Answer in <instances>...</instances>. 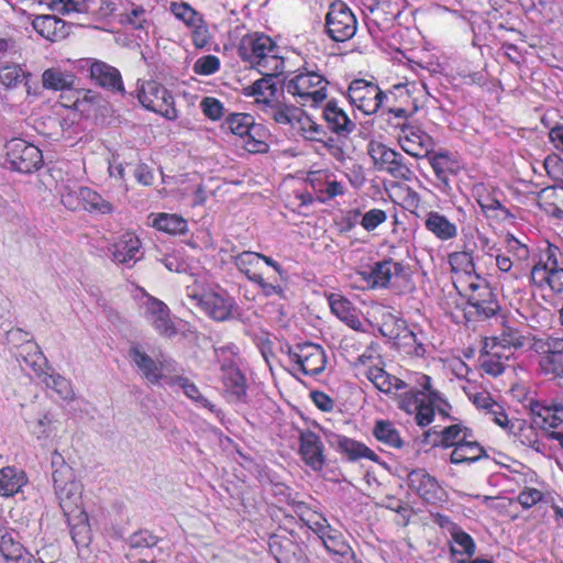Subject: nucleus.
<instances>
[{
	"instance_id": "obj_1",
	"label": "nucleus",
	"mask_w": 563,
	"mask_h": 563,
	"mask_svg": "<svg viewBox=\"0 0 563 563\" xmlns=\"http://www.w3.org/2000/svg\"><path fill=\"white\" fill-rule=\"evenodd\" d=\"M366 377L382 393H396L398 408L407 415H412L416 423L421 428L433 422L435 412L444 418L450 417L452 406L438 389L432 387L429 375L420 374L416 379V386L408 389H406L408 387L406 382L378 366L369 367Z\"/></svg>"
},
{
	"instance_id": "obj_2",
	"label": "nucleus",
	"mask_w": 563,
	"mask_h": 563,
	"mask_svg": "<svg viewBox=\"0 0 563 563\" xmlns=\"http://www.w3.org/2000/svg\"><path fill=\"white\" fill-rule=\"evenodd\" d=\"M239 56L260 73L280 75L285 68L284 58L278 55L275 41L261 32L243 36L239 46Z\"/></svg>"
},
{
	"instance_id": "obj_3",
	"label": "nucleus",
	"mask_w": 563,
	"mask_h": 563,
	"mask_svg": "<svg viewBox=\"0 0 563 563\" xmlns=\"http://www.w3.org/2000/svg\"><path fill=\"white\" fill-rule=\"evenodd\" d=\"M530 283L563 296V251L559 246L547 241L539 249L538 260L530 269Z\"/></svg>"
},
{
	"instance_id": "obj_4",
	"label": "nucleus",
	"mask_w": 563,
	"mask_h": 563,
	"mask_svg": "<svg viewBox=\"0 0 563 563\" xmlns=\"http://www.w3.org/2000/svg\"><path fill=\"white\" fill-rule=\"evenodd\" d=\"M329 81L318 70L302 66L285 79L286 91L301 104L314 106L328 96Z\"/></svg>"
},
{
	"instance_id": "obj_5",
	"label": "nucleus",
	"mask_w": 563,
	"mask_h": 563,
	"mask_svg": "<svg viewBox=\"0 0 563 563\" xmlns=\"http://www.w3.org/2000/svg\"><path fill=\"white\" fill-rule=\"evenodd\" d=\"M136 98L144 109L168 121H176L179 118L173 92L158 80L139 81Z\"/></svg>"
},
{
	"instance_id": "obj_6",
	"label": "nucleus",
	"mask_w": 563,
	"mask_h": 563,
	"mask_svg": "<svg viewBox=\"0 0 563 563\" xmlns=\"http://www.w3.org/2000/svg\"><path fill=\"white\" fill-rule=\"evenodd\" d=\"M347 99L353 108L364 115H373L380 110L386 111L389 95L382 90L377 82L362 78L350 82L346 91Z\"/></svg>"
},
{
	"instance_id": "obj_7",
	"label": "nucleus",
	"mask_w": 563,
	"mask_h": 563,
	"mask_svg": "<svg viewBox=\"0 0 563 563\" xmlns=\"http://www.w3.org/2000/svg\"><path fill=\"white\" fill-rule=\"evenodd\" d=\"M235 267L245 277L255 284L261 294L265 297L276 296L280 299L286 298L285 288L282 284L275 280H269L264 277L263 265L261 264L260 253L252 251H243L233 257Z\"/></svg>"
},
{
	"instance_id": "obj_8",
	"label": "nucleus",
	"mask_w": 563,
	"mask_h": 563,
	"mask_svg": "<svg viewBox=\"0 0 563 563\" xmlns=\"http://www.w3.org/2000/svg\"><path fill=\"white\" fill-rule=\"evenodd\" d=\"M357 31V20L350 7L343 1L330 4L324 19V33L336 43L351 40Z\"/></svg>"
},
{
	"instance_id": "obj_9",
	"label": "nucleus",
	"mask_w": 563,
	"mask_h": 563,
	"mask_svg": "<svg viewBox=\"0 0 563 563\" xmlns=\"http://www.w3.org/2000/svg\"><path fill=\"white\" fill-rule=\"evenodd\" d=\"M4 150L5 162L12 170L29 174L40 169L43 165L42 151L23 139L10 140L4 145Z\"/></svg>"
},
{
	"instance_id": "obj_10",
	"label": "nucleus",
	"mask_w": 563,
	"mask_h": 563,
	"mask_svg": "<svg viewBox=\"0 0 563 563\" xmlns=\"http://www.w3.org/2000/svg\"><path fill=\"white\" fill-rule=\"evenodd\" d=\"M360 276L372 289L388 288L393 283L408 279L406 266L393 258H385L374 263L369 271L360 272Z\"/></svg>"
},
{
	"instance_id": "obj_11",
	"label": "nucleus",
	"mask_w": 563,
	"mask_h": 563,
	"mask_svg": "<svg viewBox=\"0 0 563 563\" xmlns=\"http://www.w3.org/2000/svg\"><path fill=\"white\" fill-rule=\"evenodd\" d=\"M191 298L196 301L197 307L213 321L224 322L233 316L235 300L227 290L208 289L192 295Z\"/></svg>"
},
{
	"instance_id": "obj_12",
	"label": "nucleus",
	"mask_w": 563,
	"mask_h": 563,
	"mask_svg": "<svg viewBox=\"0 0 563 563\" xmlns=\"http://www.w3.org/2000/svg\"><path fill=\"white\" fill-rule=\"evenodd\" d=\"M368 153L378 170H384L397 179H411L413 173L405 163V158L399 152L383 143H371Z\"/></svg>"
},
{
	"instance_id": "obj_13",
	"label": "nucleus",
	"mask_w": 563,
	"mask_h": 563,
	"mask_svg": "<svg viewBox=\"0 0 563 563\" xmlns=\"http://www.w3.org/2000/svg\"><path fill=\"white\" fill-rule=\"evenodd\" d=\"M288 355L297 369L307 376L320 374L327 365L324 350L319 344L311 342H305L290 347Z\"/></svg>"
},
{
	"instance_id": "obj_14",
	"label": "nucleus",
	"mask_w": 563,
	"mask_h": 563,
	"mask_svg": "<svg viewBox=\"0 0 563 563\" xmlns=\"http://www.w3.org/2000/svg\"><path fill=\"white\" fill-rule=\"evenodd\" d=\"M407 485L429 505H442L448 499L445 489L424 468L411 470L407 475Z\"/></svg>"
},
{
	"instance_id": "obj_15",
	"label": "nucleus",
	"mask_w": 563,
	"mask_h": 563,
	"mask_svg": "<svg viewBox=\"0 0 563 563\" xmlns=\"http://www.w3.org/2000/svg\"><path fill=\"white\" fill-rule=\"evenodd\" d=\"M472 194L486 218L494 219L497 222L510 221L516 218L515 214L501 203L499 199L501 191L499 189L481 183L473 186Z\"/></svg>"
},
{
	"instance_id": "obj_16",
	"label": "nucleus",
	"mask_w": 563,
	"mask_h": 563,
	"mask_svg": "<svg viewBox=\"0 0 563 563\" xmlns=\"http://www.w3.org/2000/svg\"><path fill=\"white\" fill-rule=\"evenodd\" d=\"M497 334L490 338L493 346L499 345L504 349H521L528 342L525 334V325L511 314H499L496 317Z\"/></svg>"
},
{
	"instance_id": "obj_17",
	"label": "nucleus",
	"mask_w": 563,
	"mask_h": 563,
	"mask_svg": "<svg viewBox=\"0 0 563 563\" xmlns=\"http://www.w3.org/2000/svg\"><path fill=\"white\" fill-rule=\"evenodd\" d=\"M400 147L416 158L428 157L433 150V139L420 126L405 123L398 134Z\"/></svg>"
},
{
	"instance_id": "obj_18",
	"label": "nucleus",
	"mask_w": 563,
	"mask_h": 563,
	"mask_svg": "<svg viewBox=\"0 0 563 563\" xmlns=\"http://www.w3.org/2000/svg\"><path fill=\"white\" fill-rule=\"evenodd\" d=\"M419 91L416 85L411 88L409 85H396L388 91L389 103L386 106V112L396 118H409L420 108L418 98L413 93Z\"/></svg>"
},
{
	"instance_id": "obj_19",
	"label": "nucleus",
	"mask_w": 563,
	"mask_h": 563,
	"mask_svg": "<svg viewBox=\"0 0 563 563\" xmlns=\"http://www.w3.org/2000/svg\"><path fill=\"white\" fill-rule=\"evenodd\" d=\"M427 158L439 183L438 187L444 192L451 190L452 177L463 169L461 162L448 151L431 152Z\"/></svg>"
},
{
	"instance_id": "obj_20",
	"label": "nucleus",
	"mask_w": 563,
	"mask_h": 563,
	"mask_svg": "<svg viewBox=\"0 0 563 563\" xmlns=\"http://www.w3.org/2000/svg\"><path fill=\"white\" fill-rule=\"evenodd\" d=\"M299 455L313 471H321L325 464L324 444L319 434L309 429L299 433Z\"/></svg>"
},
{
	"instance_id": "obj_21",
	"label": "nucleus",
	"mask_w": 563,
	"mask_h": 563,
	"mask_svg": "<svg viewBox=\"0 0 563 563\" xmlns=\"http://www.w3.org/2000/svg\"><path fill=\"white\" fill-rule=\"evenodd\" d=\"M474 249L464 244L462 251H455L449 254L448 262L451 267L452 280L454 287H459V282L467 283L475 277L481 276L476 273V263Z\"/></svg>"
},
{
	"instance_id": "obj_22",
	"label": "nucleus",
	"mask_w": 563,
	"mask_h": 563,
	"mask_svg": "<svg viewBox=\"0 0 563 563\" xmlns=\"http://www.w3.org/2000/svg\"><path fill=\"white\" fill-rule=\"evenodd\" d=\"M91 80L99 87L112 92H124L121 73L114 66L99 59H87Z\"/></svg>"
},
{
	"instance_id": "obj_23",
	"label": "nucleus",
	"mask_w": 563,
	"mask_h": 563,
	"mask_svg": "<svg viewBox=\"0 0 563 563\" xmlns=\"http://www.w3.org/2000/svg\"><path fill=\"white\" fill-rule=\"evenodd\" d=\"M505 432L511 437L515 442H518L525 448L532 449L536 452H543L545 449L540 438L539 428L534 426V422L514 417Z\"/></svg>"
},
{
	"instance_id": "obj_24",
	"label": "nucleus",
	"mask_w": 563,
	"mask_h": 563,
	"mask_svg": "<svg viewBox=\"0 0 563 563\" xmlns=\"http://www.w3.org/2000/svg\"><path fill=\"white\" fill-rule=\"evenodd\" d=\"M308 181L321 202L344 195V186L336 180L335 175L328 169L310 172L308 174Z\"/></svg>"
},
{
	"instance_id": "obj_25",
	"label": "nucleus",
	"mask_w": 563,
	"mask_h": 563,
	"mask_svg": "<svg viewBox=\"0 0 563 563\" xmlns=\"http://www.w3.org/2000/svg\"><path fill=\"white\" fill-rule=\"evenodd\" d=\"M322 117L328 129L339 136H349L356 128V122L350 118L344 108L339 106L338 101L330 100L323 108Z\"/></svg>"
},
{
	"instance_id": "obj_26",
	"label": "nucleus",
	"mask_w": 563,
	"mask_h": 563,
	"mask_svg": "<svg viewBox=\"0 0 563 563\" xmlns=\"http://www.w3.org/2000/svg\"><path fill=\"white\" fill-rule=\"evenodd\" d=\"M261 74L263 75L261 79H257L243 88V95L246 97H253L257 109L263 111V108H266L278 99V90L275 82V78L278 75H269L268 73Z\"/></svg>"
},
{
	"instance_id": "obj_27",
	"label": "nucleus",
	"mask_w": 563,
	"mask_h": 563,
	"mask_svg": "<svg viewBox=\"0 0 563 563\" xmlns=\"http://www.w3.org/2000/svg\"><path fill=\"white\" fill-rule=\"evenodd\" d=\"M141 240L133 232H124L109 247L112 260L119 264H130L141 258Z\"/></svg>"
},
{
	"instance_id": "obj_28",
	"label": "nucleus",
	"mask_w": 563,
	"mask_h": 563,
	"mask_svg": "<svg viewBox=\"0 0 563 563\" xmlns=\"http://www.w3.org/2000/svg\"><path fill=\"white\" fill-rule=\"evenodd\" d=\"M318 537L321 539L325 550L329 553L339 556L341 563H357V556L354 550L340 530L329 525L328 529Z\"/></svg>"
},
{
	"instance_id": "obj_29",
	"label": "nucleus",
	"mask_w": 563,
	"mask_h": 563,
	"mask_svg": "<svg viewBox=\"0 0 563 563\" xmlns=\"http://www.w3.org/2000/svg\"><path fill=\"white\" fill-rule=\"evenodd\" d=\"M147 311L151 324L159 335L164 338L176 335L177 329L170 318V310L164 301L150 297L147 300Z\"/></svg>"
},
{
	"instance_id": "obj_30",
	"label": "nucleus",
	"mask_w": 563,
	"mask_h": 563,
	"mask_svg": "<svg viewBox=\"0 0 563 563\" xmlns=\"http://www.w3.org/2000/svg\"><path fill=\"white\" fill-rule=\"evenodd\" d=\"M129 356L148 383L156 385L163 379L164 362L155 361L152 356L142 351L139 345L130 347Z\"/></svg>"
},
{
	"instance_id": "obj_31",
	"label": "nucleus",
	"mask_w": 563,
	"mask_h": 563,
	"mask_svg": "<svg viewBox=\"0 0 563 563\" xmlns=\"http://www.w3.org/2000/svg\"><path fill=\"white\" fill-rule=\"evenodd\" d=\"M31 77L32 74L24 69L21 64L14 62L0 63V88L5 92L24 85L27 95H30L29 80Z\"/></svg>"
},
{
	"instance_id": "obj_32",
	"label": "nucleus",
	"mask_w": 563,
	"mask_h": 563,
	"mask_svg": "<svg viewBox=\"0 0 563 563\" xmlns=\"http://www.w3.org/2000/svg\"><path fill=\"white\" fill-rule=\"evenodd\" d=\"M448 545L450 556L456 563H467L476 552V543L473 537L464 531L462 527L450 534Z\"/></svg>"
},
{
	"instance_id": "obj_33",
	"label": "nucleus",
	"mask_w": 563,
	"mask_h": 563,
	"mask_svg": "<svg viewBox=\"0 0 563 563\" xmlns=\"http://www.w3.org/2000/svg\"><path fill=\"white\" fill-rule=\"evenodd\" d=\"M32 26L35 32L49 42H59L68 35L67 23L55 15H38Z\"/></svg>"
},
{
	"instance_id": "obj_34",
	"label": "nucleus",
	"mask_w": 563,
	"mask_h": 563,
	"mask_svg": "<svg viewBox=\"0 0 563 563\" xmlns=\"http://www.w3.org/2000/svg\"><path fill=\"white\" fill-rule=\"evenodd\" d=\"M328 301L332 313L346 325L353 330H361L363 328V322L358 317L357 309L347 298L339 294H330Z\"/></svg>"
},
{
	"instance_id": "obj_35",
	"label": "nucleus",
	"mask_w": 563,
	"mask_h": 563,
	"mask_svg": "<svg viewBox=\"0 0 563 563\" xmlns=\"http://www.w3.org/2000/svg\"><path fill=\"white\" fill-rule=\"evenodd\" d=\"M424 228L434 238L443 242L457 236V225L439 211H429L426 213Z\"/></svg>"
},
{
	"instance_id": "obj_36",
	"label": "nucleus",
	"mask_w": 563,
	"mask_h": 563,
	"mask_svg": "<svg viewBox=\"0 0 563 563\" xmlns=\"http://www.w3.org/2000/svg\"><path fill=\"white\" fill-rule=\"evenodd\" d=\"M55 494L59 500V506L64 515L69 519L77 516V512L84 510L81 487L78 482L70 483L67 486L55 489Z\"/></svg>"
},
{
	"instance_id": "obj_37",
	"label": "nucleus",
	"mask_w": 563,
	"mask_h": 563,
	"mask_svg": "<svg viewBox=\"0 0 563 563\" xmlns=\"http://www.w3.org/2000/svg\"><path fill=\"white\" fill-rule=\"evenodd\" d=\"M336 450L349 461L365 459L372 462H377L379 460V456L366 444L346 435H338Z\"/></svg>"
},
{
	"instance_id": "obj_38",
	"label": "nucleus",
	"mask_w": 563,
	"mask_h": 563,
	"mask_svg": "<svg viewBox=\"0 0 563 563\" xmlns=\"http://www.w3.org/2000/svg\"><path fill=\"white\" fill-rule=\"evenodd\" d=\"M372 434L376 441L390 449H402L405 441L397 429L395 422L387 419H378L375 421Z\"/></svg>"
},
{
	"instance_id": "obj_39",
	"label": "nucleus",
	"mask_w": 563,
	"mask_h": 563,
	"mask_svg": "<svg viewBox=\"0 0 563 563\" xmlns=\"http://www.w3.org/2000/svg\"><path fill=\"white\" fill-rule=\"evenodd\" d=\"M221 372L225 391L235 397V399L242 400L246 396L247 390L245 375L233 364L222 365Z\"/></svg>"
},
{
	"instance_id": "obj_40",
	"label": "nucleus",
	"mask_w": 563,
	"mask_h": 563,
	"mask_svg": "<svg viewBox=\"0 0 563 563\" xmlns=\"http://www.w3.org/2000/svg\"><path fill=\"white\" fill-rule=\"evenodd\" d=\"M120 5L123 7V11L119 14V22L122 25L130 26L136 31H145L148 29L150 19L146 9L142 4L126 0L125 5L123 1H120Z\"/></svg>"
},
{
	"instance_id": "obj_41",
	"label": "nucleus",
	"mask_w": 563,
	"mask_h": 563,
	"mask_svg": "<svg viewBox=\"0 0 563 563\" xmlns=\"http://www.w3.org/2000/svg\"><path fill=\"white\" fill-rule=\"evenodd\" d=\"M467 439L452 450L450 455L452 464H471L487 456L485 449L474 438Z\"/></svg>"
},
{
	"instance_id": "obj_42",
	"label": "nucleus",
	"mask_w": 563,
	"mask_h": 563,
	"mask_svg": "<svg viewBox=\"0 0 563 563\" xmlns=\"http://www.w3.org/2000/svg\"><path fill=\"white\" fill-rule=\"evenodd\" d=\"M530 411L533 416V422L539 429L550 433L554 431V429L562 428L560 417L556 411H554L553 402L545 405L540 401H531Z\"/></svg>"
},
{
	"instance_id": "obj_43",
	"label": "nucleus",
	"mask_w": 563,
	"mask_h": 563,
	"mask_svg": "<svg viewBox=\"0 0 563 563\" xmlns=\"http://www.w3.org/2000/svg\"><path fill=\"white\" fill-rule=\"evenodd\" d=\"M267 119L273 120L279 125L291 126L297 114H301V109L291 103H286L279 99L263 108L261 111Z\"/></svg>"
},
{
	"instance_id": "obj_44",
	"label": "nucleus",
	"mask_w": 563,
	"mask_h": 563,
	"mask_svg": "<svg viewBox=\"0 0 563 563\" xmlns=\"http://www.w3.org/2000/svg\"><path fill=\"white\" fill-rule=\"evenodd\" d=\"M26 483L27 477L24 471L14 466H5L0 470V496H14Z\"/></svg>"
},
{
	"instance_id": "obj_45",
	"label": "nucleus",
	"mask_w": 563,
	"mask_h": 563,
	"mask_svg": "<svg viewBox=\"0 0 563 563\" xmlns=\"http://www.w3.org/2000/svg\"><path fill=\"white\" fill-rule=\"evenodd\" d=\"M455 289L462 297L466 298L468 306L488 298L494 292L488 282L482 276L475 277V279H471L467 283L461 280Z\"/></svg>"
},
{
	"instance_id": "obj_46",
	"label": "nucleus",
	"mask_w": 563,
	"mask_h": 563,
	"mask_svg": "<svg viewBox=\"0 0 563 563\" xmlns=\"http://www.w3.org/2000/svg\"><path fill=\"white\" fill-rule=\"evenodd\" d=\"M292 510L299 517L300 521H302L317 536L323 533V531L328 529L329 522L327 518L321 512L310 508L306 503L295 501L292 504Z\"/></svg>"
},
{
	"instance_id": "obj_47",
	"label": "nucleus",
	"mask_w": 563,
	"mask_h": 563,
	"mask_svg": "<svg viewBox=\"0 0 563 563\" xmlns=\"http://www.w3.org/2000/svg\"><path fill=\"white\" fill-rule=\"evenodd\" d=\"M82 200V210L92 214H110L113 212V205L106 200L96 190L81 186L80 194Z\"/></svg>"
},
{
	"instance_id": "obj_48",
	"label": "nucleus",
	"mask_w": 563,
	"mask_h": 563,
	"mask_svg": "<svg viewBox=\"0 0 563 563\" xmlns=\"http://www.w3.org/2000/svg\"><path fill=\"white\" fill-rule=\"evenodd\" d=\"M290 129L308 141H321L325 134L322 126L313 121L302 109L301 114H297Z\"/></svg>"
},
{
	"instance_id": "obj_49",
	"label": "nucleus",
	"mask_w": 563,
	"mask_h": 563,
	"mask_svg": "<svg viewBox=\"0 0 563 563\" xmlns=\"http://www.w3.org/2000/svg\"><path fill=\"white\" fill-rule=\"evenodd\" d=\"M504 253L510 256L520 267L528 265L530 258V249L522 241L518 240L512 233H506L503 239Z\"/></svg>"
},
{
	"instance_id": "obj_50",
	"label": "nucleus",
	"mask_w": 563,
	"mask_h": 563,
	"mask_svg": "<svg viewBox=\"0 0 563 563\" xmlns=\"http://www.w3.org/2000/svg\"><path fill=\"white\" fill-rule=\"evenodd\" d=\"M467 438H474V432L471 428L463 423H454L445 427L440 433V445L442 448H455Z\"/></svg>"
},
{
	"instance_id": "obj_51",
	"label": "nucleus",
	"mask_w": 563,
	"mask_h": 563,
	"mask_svg": "<svg viewBox=\"0 0 563 563\" xmlns=\"http://www.w3.org/2000/svg\"><path fill=\"white\" fill-rule=\"evenodd\" d=\"M67 521L70 527L73 541L77 545H88L90 541V525L86 511L81 510V512H77V516H71L69 519L67 518Z\"/></svg>"
},
{
	"instance_id": "obj_52",
	"label": "nucleus",
	"mask_w": 563,
	"mask_h": 563,
	"mask_svg": "<svg viewBox=\"0 0 563 563\" xmlns=\"http://www.w3.org/2000/svg\"><path fill=\"white\" fill-rule=\"evenodd\" d=\"M153 227L169 234H184L187 231V221L175 213H158L153 219Z\"/></svg>"
},
{
	"instance_id": "obj_53",
	"label": "nucleus",
	"mask_w": 563,
	"mask_h": 563,
	"mask_svg": "<svg viewBox=\"0 0 563 563\" xmlns=\"http://www.w3.org/2000/svg\"><path fill=\"white\" fill-rule=\"evenodd\" d=\"M43 87L54 91L71 90L74 76L56 68H48L42 75Z\"/></svg>"
},
{
	"instance_id": "obj_54",
	"label": "nucleus",
	"mask_w": 563,
	"mask_h": 563,
	"mask_svg": "<svg viewBox=\"0 0 563 563\" xmlns=\"http://www.w3.org/2000/svg\"><path fill=\"white\" fill-rule=\"evenodd\" d=\"M487 346L486 341L478 357L479 366L485 374L497 377L505 372L506 365L503 357L498 353L487 351Z\"/></svg>"
},
{
	"instance_id": "obj_55",
	"label": "nucleus",
	"mask_w": 563,
	"mask_h": 563,
	"mask_svg": "<svg viewBox=\"0 0 563 563\" xmlns=\"http://www.w3.org/2000/svg\"><path fill=\"white\" fill-rule=\"evenodd\" d=\"M540 369L545 375L553 378L563 379V352L549 351L544 353L539 361Z\"/></svg>"
},
{
	"instance_id": "obj_56",
	"label": "nucleus",
	"mask_w": 563,
	"mask_h": 563,
	"mask_svg": "<svg viewBox=\"0 0 563 563\" xmlns=\"http://www.w3.org/2000/svg\"><path fill=\"white\" fill-rule=\"evenodd\" d=\"M37 376L42 379V382L63 399H70L73 397V388L70 382L60 376L59 374H48L45 372L37 373V369L34 368Z\"/></svg>"
},
{
	"instance_id": "obj_57",
	"label": "nucleus",
	"mask_w": 563,
	"mask_h": 563,
	"mask_svg": "<svg viewBox=\"0 0 563 563\" xmlns=\"http://www.w3.org/2000/svg\"><path fill=\"white\" fill-rule=\"evenodd\" d=\"M228 129L241 140L256 125L254 118L249 113H231L225 118Z\"/></svg>"
},
{
	"instance_id": "obj_58",
	"label": "nucleus",
	"mask_w": 563,
	"mask_h": 563,
	"mask_svg": "<svg viewBox=\"0 0 563 563\" xmlns=\"http://www.w3.org/2000/svg\"><path fill=\"white\" fill-rule=\"evenodd\" d=\"M472 310L468 313H474L477 320H486L492 317L499 316L500 305L495 292L484 298L476 303L470 306Z\"/></svg>"
},
{
	"instance_id": "obj_59",
	"label": "nucleus",
	"mask_w": 563,
	"mask_h": 563,
	"mask_svg": "<svg viewBox=\"0 0 563 563\" xmlns=\"http://www.w3.org/2000/svg\"><path fill=\"white\" fill-rule=\"evenodd\" d=\"M264 129L261 124L253 126L252 131L242 139L243 147L253 154L266 153L269 150L268 143L263 139Z\"/></svg>"
},
{
	"instance_id": "obj_60",
	"label": "nucleus",
	"mask_w": 563,
	"mask_h": 563,
	"mask_svg": "<svg viewBox=\"0 0 563 563\" xmlns=\"http://www.w3.org/2000/svg\"><path fill=\"white\" fill-rule=\"evenodd\" d=\"M268 547L278 563H289V553L296 545L288 537L273 534L269 538Z\"/></svg>"
},
{
	"instance_id": "obj_61",
	"label": "nucleus",
	"mask_w": 563,
	"mask_h": 563,
	"mask_svg": "<svg viewBox=\"0 0 563 563\" xmlns=\"http://www.w3.org/2000/svg\"><path fill=\"white\" fill-rule=\"evenodd\" d=\"M170 12L187 27L202 18V15L187 2H172Z\"/></svg>"
},
{
	"instance_id": "obj_62",
	"label": "nucleus",
	"mask_w": 563,
	"mask_h": 563,
	"mask_svg": "<svg viewBox=\"0 0 563 563\" xmlns=\"http://www.w3.org/2000/svg\"><path fill=\"white\" fill-rule=\"evenodd\" d=\"M188 29H190L191 42L196 48L201 49L210 44L212 36L203 16Z\"/></svg>"
},
{
	"instance_id": "obj_63",
	"label": "nucleus",
	"mask_w": 563,
	"mask_h": 563,
	"mask_svg": "<svg viewBox=\"0 0 563 563\" xmlns=\"http://www.w3.org/2000/svg\"><path fill=\"white\" fill-rule=\"evenodd\" d=\"M221 60L216 55H203L199 57L192 66L195 74L200 76H210L220 70Z\"/></svg>"
},
{
	"instance_id": "obj_64",
	"label": "nucleus",
	"mask_w": 563,
	"mask_h": 563,
	"mask_svg": "<svg viewBox=\"0 0 563 563\" xmlns=\"http://www.w3.org/2000/svg\"><path fill=\"white\" fill-rule=\"evenodd\" d=\"M543 166L548 176L559 184L556 187H563V159L552 154L547 156Z\"/></svg>"
}]
</instances>
